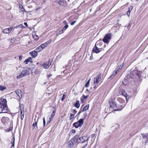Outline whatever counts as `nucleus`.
<instances>
[{
  "label": "nucleus",
  "instance_id": "f257e3e1",
  "mask_svg": "<svg viewBox=\"0 0 148 148\" xmlns=\"http://www.w3.org/2000/svg\"><path fill=\"white\" fill-rule=\"evenodd\" d=\"M7 101L6 99H0V113L8 112Z\"/></svg>",
  "mask_w": 148,
  "mask_h": 148
},
{
  "label": "nucleus",
  "instance_id": "f03ea898",
  "mask_svg": "<svg viewBox=\"0 0 148 148\" xmlns=\"http://www.w3.org/2000/svg\"><path fill=\"white\" fill-rule=\"evenodd\" d=\"M142 70L138 71L136 69L133 71L130 72V73L127 74L126 76V77L128 78H133L134 76L138 78H140L141 75Z\"/></svg>",
  "mask_w": 148,
  "mask_h": 148
},
{
  "label": "nucleus",
  "instance_id": "7ed1b4c3",
  "mask_svg": "<svg viewBox=\"0 0 148 148\" xmlns=\"http://www.w3.org/2000/svg\"><path fill=\"white\" fill-rule=\"evenodd\" d=\"M75 136H76L77 143H83L88 141V137L87 136H84L79 137V136L77 135H76Z\"/></svg>",
  "mask_w": 148,
  "mask_h": 148
},
{
  "label": "nucleus",
  "instance_id": "20e7f679",
  "mask_svg": "<svg viewBox=\"0 0 148 148\" xmlns=\"http://www.w3.org/2000/svg\"><path fill=\"white\" fill-rule=\"evenodd\" d=\"M29 69L27 68L23 70L21 72V73L19 75L17 76L16 77L17 79H19L23 77L27 76L29 74Z\"/></svg>",
  "mask_w": 148,
  "mask_h": 148
},
{
  "label": "nucleus",
  "instance_id": "39448f33",
  "mask_svg": "<svg viewBox=\"0 0 148 148\" xmlns=\"http://www.w3.org/2000/svg\"><path fill=\"white\" fill-rule=\"evenodd\" d=\"M76 139V136H75L71 138L67 144V146L68 147L70 148L72 147L76 143H77V140Z\"/></svg>",
  "mask_w": 148,
  "mask_h": 148
},
{
  "label": "nucleus",
  "instance_id": "423d86ee",
  "mask_svg": "<svg viewBox=\"0 0 148 148\" xmlns=\"http://www.w3.org/2000/svg\"><path fill=\"white\" fill-rule=\"evenodd\" d=\"M111 33L107 34L103 39V41L105 43H108L112 38Z\"/></svg>",
  "mask_w": 148,
  "mask_h": 148
},
{
  "label": "nucleus",
  "instance_id": "0eeeda50",
  "mask_svg": "<svg viewBox=\"0 0 148 148\" xmlns=\"http://www.w3.org/2000/svg\"><path fill=\"white\" fill-rule=\"evenodd\" d=\"M84 120L83 119H81L77 122L73 124V126L76 128L79 127H81L83 124Z\"/></svg>",
  "mask_w": 148,
  "mask_h": 148
},
{
  "label": "nucleus",
  "instance_id": "6e6552de",
  "mask_svg": "<svg viewBox=\"0 0 148 148\" xmlns=\"http://www.w3.org/2000/svg\"><path fill=\"white\" fill-rule=\"evenodd\" d=\"M52 61L53 60H50L42 64L41 65V66H43V68L44 69H47L51 65V62H52Z\"/></svg>",
  "mask_w": 148,
  "mask_h": 148
},
{
  "label": "nucleus",
  "instance_id": "1a4fd4ad",
  "mask_svg": "<svg viewBox=\"0 0 148 148\" xmlns=\"http://www.w3.org/2000/svg\"><path fill=\"white\" fill-rule=\"evenodd\" d=\"M1 122L5 125H8L10 123V120L7 117H3L1 119Z\"/></svg>",
  "mask_w": 148,
  "mask_h": 148
},
{
  "label": "nucleus",
  "instance_id": "9d476101",
  "mask_svg": "<svg viewBox=\"0 0 148 148\" xmlns=\"http://www.w3.org/2000/svg\"><path fill=\"white\" fill-rule=\"evenodd\" d=\"M117 100L120 103H121L120 104L118 105L119 106H120L121 107H122L121 109H116L114 110V111H119L121 110L125 106V105L124 104H122L124 101V100L121 98H118L117 99Z\"/></svg>",
  "mask_w": 148,
  "mask_h": 148
},
{
  "label": "nucleus",
  "instance_id": "9b49d317",
  "mask_svg": "<svg viewBox=\"0 0 148 148\" xmlns=\"http://www.w3.org/2000/svg\"><path fill=\"white\" fill-rule=\"evenodd\" d=\"M100 79L101 74L99 73L94 78V83L95 84H97L98 83L99 81L100 80Z\"/></svg>",
  "mask_w": 148,
  "mask_h": 148
},
{
  "label": "nucleus",
  "instance_id": "f8f14e48",
  "mask_svg": "<svg viewBox=\"0 0 148 148\" xmlns=\"http://www.w3.org/2000/svg\"><path fill=\"white\" fill-rule=\"evenodd\" d=\"M57 2L61 6H64L66 5V1L64 0H57Z\"/></svg>",
  "mask_w": 148,
  "mask_h": 148
},
{
  "label": "nucleus",
  "instance_id": "ddd939ff",
  "mask_svg": "<svg viewBox=\"0 0 148 148\" xmlns=\"http://www.w3.org/2000/svg\"><path fill=\"white\" fill-rule=\"evenodd\" d=\"M110 101V108H113L117 107L116 104L114 103V101L112 99Z\"/></svg>",
  "mask_w": 148,
  "mask_h": 148
},
{
  "label": "nucleus",
  "instance_id": "4468645a",
  "mask_svg": "<svg viewBox=\"0 0 148 148\" xmlns=\"http://www.w3.org/2000/svg\"><path fill=\"white\" fill-rule=\"evenodd\" d=\"M102 48H99L98 47H94L92 51L98 53L100 52L102 50Z\"/></svg>",
  "mask_w": 148,
  "mask_h": 148
},
{
  "label": "nucleus",
  "instance_id": "2eb2a0df",
  "mask_svg": "<svg viewBox=\"0 0 148 148\" xmlns=\"http://www.w3.org/2000/svg\"><path fill=\"white\" fill-rule=\"evenodd\" d=\"M14 92L19 97L20 100L22 97V93H23L22 91L21 90H18Z\"/></svg>",
  "mask_w": 148,
  "mask_h": 148
},
{
  "label": "nucleus",
  "instance_id": "dca6fc26",
  "mask_svg": "<svg viewBox=\"0 0 148 148\" xmlns=\"http://www.w3.org/2000/svg\"><path fill=\"white\" fill-rule=\"evenodd\" d=\"M29 54L33 58H34L37 56L38 52L37 51H33L29 52Z\"/></svg>",
  "mask_w": 148,
  "mask_h": 148
},
{
  "label": "nucleus",
  "instance_id": "f3484780",
  "mask_svg": "<svg viewBox=\"0 0 148 148\" xmlns=\"http://www.w3.org/2000/svg\"><path fill=\"white\" fill-rule=\"evenodd\" d=\"M32 58L30 57H29L24 62V63H25L26 64H27L29 62H30L32 63Z\"/></svg>",
  "mask_w": 148,
  "mask_h": 148
},
{
  "label": "nucleus",
  "instance_id": "a211bd4d",
  "mask_svg": "<svg viewBox=\"0 0 148 148\" xmlns=\"http://www.w3.org/2000/svg\"><path fill=\"white\" fill-rule=\"evenodd\" d=\"M51 42V41L50 40H49L45 43L41 44L39 46H47L48 45V44Z\"/></svg>",
  "mask_w": 148,
  "mask_h": 148
},
{
  "label": "nucleus",
  "instance_id": "6ab92c4d",
  "mask_svg": "<svg viewBox=\"0 0 148 148\" xmlns=\"http://www.w3.org/2000/svg\"><path fill=\"white\" fill-rule=\"evenodd\" d=\"M16 40V38H12L11 39H9L8 41L10 42V45H11Z\"/></svg>",
  "mask_w": 148,
  "mask_h": 148
},
{
  "label": "nucleus",
  "instance_id": "aec40b11",
  "mask_svg": "<svg viewBox=\"0 0 148 148\" xmlns=\"http://www.w3.org/2000/svg\"><path fill=\"white\" fill-rule=\"evenodd\" d=\"M120 93L121 94H122V95H123L125 97H126L127 94L125 91L123 89H121L120 91Z\"/></svg>",
  "mask_w": 148,
  "mask_h": 148
},
{
  "label": "nucleus",
  "instance_id": "412c9836",
  "mask_svg": "<svg viewBox=\"0 0 148 148\" xmlns=\"http://www.w3.org/2000/svg\"><path fill=\"white\" fill-rule=\"evenodd\" d=\"M74 106L77 108H79L80 106L79 101V100H77L74 105Z\"/></svg>",
  "mask_w": 148,
  "mask_h": 148
},
{
  "label": "nucleus",
  "instance_id": "4be33fe9",
  "mask_svg": "<svg viewBox=\"0 0 148 148\" xmlns=\"http://www.w3.org/2000/svg\"><path fill=\"white\" fill-rule=\"evenodd\" d=\"M45 47H38L36 49V50L38 52H40L43 50Z\"/></svg>",
  "mask_w": 148,
  "mask_h": 148
},
{
  "label": "nucleus",
  "instance_id": "5701e85b",
  "mask_svg": "<svg viewBox=\"0 0 148 148\" xmlns=\"http://www.w3.org/2000/svg\"><path fill=\"white\" fill-rule=\"evenodd\" d=\"M2 32L5 34H9L10 33L9 30L7 28L3 29Z\"/></svg>",
  "mask_w": 148,
  "mask_h": 148
},
{
  "label": "nucleus",
  "instance_id": "b1692460",
  "mask_svg": "<svg viewBox=\"0 0 148 148\" xmlns=\"http://www.w3.org/2000/svg\"><path fill=\"white\" fill-rule=\"evenodd\" d=\"M20 111H22V112H24V106L23 104H20Z\"/></svg>",
  "mask_w": 148,
  "mask_h": 148
},
{
  "label": "nucleus",
  "instance_id": "393cba45",
  "mask_svg": "<svg viewBox=\"0 0 148 148\" xmlns=\"http://www.w3.org/2000/svg\"><path fill=\"white\" fill-rule=\"evenodd\" d=\"M122 83L124 85H126L128 83V81L127 79H125L122 81Z\"/></svg>",
  "mask_w": 148,
  "mask_h": 148
},
{
  "label": "nucleus",
  "instance_id": "a878e982",
  "mask_svg": "<svg viewBox=\"0 0 148 148\" xmlns=\"http://www.w3.org/2000/svg\"><path fill=\"white\" fill-rule=\"evenodd\" d=\"M90 79L88 80V81L86 83V84L85 85V87H88L89 86V83H90Z\"/></svg>",
  "mask_w": 148,
  "mask_h": 148
},
{
  "label": "nucleus",
  "instance_id": "bb28decb",
  "mask_svg": "<svg viewBox=\"0 0 148 148\" xmlns=\"http://www.w3.org/2000/svg\"><path fill=\"white\" fill-rule=\"evenodd\" d=\"M21 120H23L24 117V114L23 112L21 111Z\"/></svg>",
  "mask_w": 148,
  "mask_h": 148
},
{
  "label": "nucleus",
  "instance_id": "cd10ccee",
  "mask_svg": "<svg viewBox=\"0 0 148 148\" xmlns=\"http://www.w3.org/2000/svg\"><path fill=\"white\" fill-rule=\"evenodd\" d=\"M89 107V105L88 104L86 105L85 107H84L83 109V111H85L87 110H88V109Z\"/></svg>",
  "mask_w": 148,
  "mask_h": 148
},
{
  "label": "nucleus",
  "instance_id": "c85d7f7f",
  "mask_svg": "<svg viewBox=\"0 0 148 148\" xmlns=\"http://www.w3.org/2000/svg\"><path fill=\"white\" fill-rule=\"evenodd\" d=\"M6 88L5 86H0V90L2 91L5 90Z\"/></svg>",
  "mask_w": 148,
  "mask_h": 148
},
{
  "label": "nucleus",
  "instance_id": "c756f323",
  "mask_svg": "<svg viewBox=\"0 0 148 148\" xmlns=\"http://www.w3.org/2000/svg\"><path fill=\"white\" fill-rule=\"evenodd\" d=\"M37 122H36L34 123H33V124H32V127H33V129H34L36 126V127H38V126H37Z\"/></svg>",
  "mask_w": 148,
  "mask_h": 148
},
{
  "label": "nucleus",
  "instance_id": "7c9ffc66",
  "mask_svg": "<svg viewBox=\"0 0 148 148\" xmlns=\"http://www.w3.org/2000/svg\"><path fill=\"white\" fill-rule=\"evenodd\" d=\"M69 27V25L68 24L66 25L65 26L63 27L62 30L63 31H64L68 27Z\"/></svg>",
  "mask_w": 148,
  "mask_h": 148
},
{
  "label": "nucleus",
  "instance_id": "2f4dec72",
  "mask_svg": "<svg viewBox=\"0 0 148 148\" xmlns=\"http://www.w3.org/2000/svg\"><path fill=\"white\" fill-rule=\"evenodd\" d=\"M13 140L12 143V145L11 147V148L13 147V148H14V144H15V138L14 137L13 138Z\"/></svg>",
  "mask_w": 148,
  "mask_h": 148
},
{
  "label": "nucleus",
  "instance_id": "473e14b6",
  "mask_svg": "<svg viewBox=\"0 0 148 148\" xmlns=\"http://www.w3.org/2000/svg\"><path fill=\"white\" fill-rule=\"evenodd\" d=\"M123 67V64H121L120 65L118 66L116 69H119V71Z\"/></svg>",
  "mask_w": 148,
  "mask_h": 148
},
{
  "label": "nucleus",
  "instance_id": "72a5a7b5",
  "mask_svg": "<svg viewBox=\"0 0 148 148\" xmlns=\"http://www.w3.org/2000/svg\"><path fill=\"white\" fill-rule=\"evenodd\" d=\"M55 114V111L54 110H53L52 113L51 115V116L50 117L53 119Z\"/></svg>",
  "mask_w": 148,
  "mask_h": 148
},
{
  "label": "nucleus",
  "instance_id": "f704fd0d",
  "mask_svg": "<svg viewBox=\"0 0 148 148\" xmlns=\"http://www.w3.org/2000/svg\"><path fill=\"white\" fill-rule=\"evenodd\" d=\"M74 116L75 115L74 114H71L69 117L70 119H71L72 118H73L74 117Z\"/></svg>",
  "mask_w": 148,
  "mask_h": 148
},
{
  "label": "nucleus",
  "instance_id": "c9c22d12",
  "mask_svg": "<svg viewBox=\"0 0 148 148\" xmlns=\"http://www.w3.org/2000/svg\"><path fill=\"white\" fill-rule=\"evenodd\" d=\"M66 96L64 94L63 95L62 97L61 98V100L62 101H64V99L66 97Z\"/></svg>",
  "mask_w": 148,
  "mask_h": 148
},
{
  "label": "nucleus",
  "instance_id": "e433bc0d",
  "mask_svg": "<svg viewBox=\"0 0 148 148\" xmlns=\"http://www.w3.org/2000/svg\"><path fill=\"white\" fill-rule=\"evenodd\" d=\"M132 9H133L132 6H130L128 8V11L130 12L132 10Z\"/></svg>",
  "mask_w": 148,
  "mask_h": 148
},
{
  "label": "nucleus",
  "instance_id": "4c0bfd02",
  "mask_svg": "<svg viewBox=\"0 0 148 148\" xmlns=\"http://www.w3.org/2000/svg\"><path fill=\"white\" fill-rule=\"evenodd\" d=\"M118 72L119 69H116L115 71H113V72L114 73V74H116Z\"/></svg>",
  "mask_w": 148,
  "mask_h": 148
},
{
  "label": "nucleus",
  "instance_id": "58836bf2",
  "mask_svg": "<svg viewBox=\"0 0 148 148\" xmlns=\"http://www.w3.org/2000/svg\"><path fill=\"white\" fill-rule=\"evenodd\" d=\"M63 32H64V31H63V30L62 29L59 30V31L58 32V34H61L62 33H63Z\"/></svg>",
  "mask_w": 148,
  "mask_h": 148
},
{
  "label": "nucleus",
  "instance_id": "ea45409f",
  "mask_svg": "<svg viewBox=\"0 0 148 148\" xmlns=\"http://www.w3.org/2000/svg\"><path fill=\"white\" fill-rule=\"evenodd\" d=\"M34 39L35 40H37L38 39V36L36 35V36H33V37Z\"/></svg>",
  "mask_w": 148,
  "mask_h": 148
},
{
  "label": "nucleus",
  "instance_id": "a19ab883",
  "mask_svg": "<svg viewBox=\"0 0 148 148\" xmlns=\"http://www.w3.org/2000/svg\"><path fill=\"white\" fill-rule=\"evenodd\" d=\"M141 136L143 138H145L146 137V134H141Z\"/></svg>",
  "mask_w": 148,
  "mask_h": 148
},
{
  "label": "nucleus",
  "instance_id": "79ce46f5",
  "mask_svg": "<svg viewBox=\"0 0 148 148\" xmlns=\"http://www.w3.org/2000/svg\"><path fill=\"white\" fill-rule=\"evenodd\" d=\"M53 118H51V117H50L49 118V120L47 122V124H49V123H50V122L51 121V120Z\"/></svg>",
  "mask_w": 148,
  "mask_h": 148
},
{
  "label": "nucleus",
  "instance_id": "37998d69",
  "mask_svg": "<svg viewBox=\"0 0 148 148\" xmlns=\"http://www.w3.org/2000/svg\"><path fill=\"white\" fill-rule=\"evenodd\" d=\"M88 96H89L88 95H87L86 96L83 95V98L84 99H86L88 97Z\"/></svg>",
  "mask_w": 148,
  "mask_h": 148
},
{
  "label": "nucleus",
  "instance_id": "c03bdc74",
  "mask_svg": "<svg viewBox=\"0 0 148 148\" xmlns=\"http://www.w3.org/2000/svg\"><path fill=\"white\" fill-rule=\"evenodd\" d=\"M76 22V21H73L71 23L70 25H74V24Z\"/></svg>",
  "mask_w": 148,
  "mask_h": 148
},
{
  "label": "nucleus",
  "instance_id": "a18cd8bd",
  "mask_svg": "<svg viewBox=\"0 0 148 148\" xmlns=\"http://www.w3.org/2000/svg\"><path fill=\"white\" fill-rule=\"evenodd\" d=\"M18 27H23V26L21 25H18V26H15V28H17Z\"/></svg>",
  "mask_w": 148,
  "mask_h": 148
},
{
  "label": "nucleus",
  "instance_id": "49530a36",
  "mask_svg": "<svg viewBox=\"0 0 148 148\" xmlns=\"http://www.w3.org/2000/svg\"><path fill=\"white\" fill-rule=\"evenodd\" d=\"M9 30V32H10L11 31V30H12V29H13V27H10L8 28H7Z\"/></svg>",
  "mask_w": 148,
  "mask_h": 148
},
{
  "label": "nucleus",
  "instance_id": "de8ad7c7",
  "mask_svg": "<svg viewBox=\"0 0 148 148\" xmlns=\"http://www.w3.org/2000/svg\"><path fill=\"white\" fill-rule=\"evenodd\" d=\"M43 126H44L45 125V123H46L45 117H44L43 118Z\"/></svg>",
  "mask_w": 148,
  "mask_h": 148
},
{
  "label": "nucleus",
  "instance_id": "09e8293b",
  "mask_svg": "<svg viewBox=\"0 0 148 148\" xmlns=\"http://www.w3.org/2000/svg\"><path fill=\"white\" fill-rule=\"evenodd\" d=\"M116 74H114V72H113L112 75H111L110 77H112V78Z\"/></svg>",
  "mask_w": 148,
  "mask_h": 148
},
{
  "label": "nucleus",
  "instance_id": "8fccbe9b",
  "mask_svg": "<svg viewBox=\"0 0 148 148\" xmlns=\"http://www.w3.org/2000/svg\"><path fill=\"white\" fill-rule=\"evenodd\" d=\"M77 112V111L76 110H73V114H75Z\"/></svg>",
  "mask_w": 148,
  "mask_h": 148
},
{
  "label": "nucleus",
  "instance_id": "3c124183",
  "mask_svg": "<svg viewBox=\"0 0 148 148\" xmlns=\"http://www.w3.org/2000/svg\"><path fill=\"white\" fill-rule=\"evenodd\" d=\"M52 76V75L51 74H49L47 75V77H50Z\"/></svg>",
  "mask_w": 148,
  "mask_h": 148
},
{
  "label": "nucleus",
  "instance_id": "603ef678",
  "mask_svg": "<svg viewBox=\"0 0 148 148\" xmlns=\"http://www.w3.org/2000/svg\"><path fill=\"white\" fill-rule=\"evenodd\" d=\"M93 59V56H92V55H91V56L90 57V60H92Z\"/></svg>",
  "mask_w": 148,
  "mask_h": 148
},
{
  "label": "nucleus",
  "instance_id": "864d4df0",
  "mask_svg": "<svg viewBox=\"0 0 148 148\" xmlns=\"http://www.w3.org/2000/svg\"><path fill=\"white\" fill-rule=\"evenodd\" d=\"M130 12H129L128 11L127 12V16H129L130 15Z\"/></svg>",
  "mask_w": 148,
  "mask_h": 148
},
{
  "label": "nucleus",
  "instance_id": "5fc2aeb1",
  "mask_svg": "<svg viewBox=\"0 0 148 148\" xmlns=\"http://www.w3.org/2000/svg\"><path fill=\"white\" fill-rule=\"evenodd\" d=\"M22 56H19V60H21L22 59Z\"/></svg>",
  "mask_w": 148,
  "mask_h": 148
},
{
  "label": "nucleus",
  "instance_id": "6e6d98bb",
  "mask_svg": "<svg viewBox=\"0 0 148 148\" xmlns=\"http://www.w3.org/2000/svg\"><path fill=\"white\" fill-rule=\"evenodd\" d=\"M80 111H81V112H83V111H83V109L82 108V107H81L80 108Z\"/></svg>",
  "mask_w": 148,
  "mask_h": 148
},
{
  "label": "nucleus",
  "instance_id": "4d7b16f0",
  "mask_svg": "<svg viewBox=\"0 0 148 148\" xmlns=\"http://www.w3.org/2000/svg\"><path fill=\"white\" fill-rule=\"evenodd\" d=\"M89 92V90H88V89H87L86 90V91H85V92L86 93H88V92Z\"/></svg>",
  "mask_w": 148,
  "mask_h": 148
},
{
  "label": "nucleus",
  "instance_id": "13d9d810",
  "mask_svg": "<svg viewBox=\"0 0 148 148\" xmlns=\"http://www.w3.org/2000/svg\"><path fill=\"white\" fill-rule=\"evenodd\" d=\"M63 23L67 25V22L66 21H63Z\"/></svg>",
  "mask_w": 148,
  "mask_h": 148
},
{
  "label": "nucleus",
  "instance_id": "bf43d9fd",
  "mask_svg": "<svg viewBox=\"0 0 148 148\" xmlns=\"http://www.w3.org/2000/svg\"><path fill=\"white\" fill-rule=\"evenodd\" d=\"M71 132L72 133H74L75 132V130H71Z\"/></svg>",
  "mask_w": 148,
  "mask_h": 148
},
{
  "label": "nucleus",
  "instance_id": "052dcab7",
  "mask_svg": "<svg viewBox=\"0 0 148 148\" xmlns=\"http://www.w3.org/2000/svg\"><path fill=\"white\" fill-rule=\"evenodd\" d=\"M24 25H25V26H26L27 27H28V25L27 23L26 22H25L24 23Z\"/></svg>",
  "mask_w": 148,
  "mask_h": 148
},
{
  "label": "nucleus",
  "instance_id": "680f3d73",
  "mask_svg": "<svg viewBox=\"0 0 148 148\" xmlns=\"http://www.w3.org/2000/svg\"><path fill=\"white\" fill-rule=\"evenodd\" d=\"M87 144L85 145L84 146L82 147V148H86V147L87 146Z\"/></svg>",
  "mask_w": 148,
  "mask_h": 148
},
{
  "label": "nucleus",
  "instance_id": "e2e57ef3",
  "mask_svg": "<svg viewBox=\"0 0 148 148\" xmlns=\"http://www.w3.org/2000/svg\"><path fill=\"white\" fill-rule=\"evenodd\" d=\"M99 41H97L96 42V43L95 46L96 47V45L97 44L98 45V44L99 43Z\"/></svg>",
  "mask_w": 148,
  "mask_h": 148
},
{
  "label": "nucleus",
  "instance_id": "0e129e2a",
  "mask_svg": "<svg viewBox=\"0 0 148 148\" xmlns=\"http://www.w3.org/2000/svg\"><path fill=\"white\" fill-rule=\"evenodd\" d=\"M81 102H82V103H83L84 102V99L83 98L82 99V98L81 99Z\"/></svg>",
  "mask_w": 148,
  "mask_h": 148
},
{
  "label": "nucleus",
  "instance_id": "69168bd1",
  "mask_svg": "<svg viewBox=\"0 0 148 148\" xmlns=\"http://www.w3.org/2000/svg\"><path fill=\"white\" fill-rule=\"evenodd\" d=\"M82 112H81V111H79V112H78V114L79 115V114L81 113Z\"/></svg>",
  "mask_w": 148,
  "mask_h": 148
},
{
  "label": "nucleus",
  "instance_id": "338daca9",
  "mask_svg": "<svg viewBox=\"0 0 148 148\" xmlns=\"http://www.w3.org/2000/svg\"><path fill=\"white\" fill-rule=\"evenodd\" d=\"M82 112H81V111H79V112H78V114L79 115V114L81 113Z\"/></svg>",
  "mask_w": 148,
  "mask_h": 148
},
{
  "label": "nucleus",
  "instance_id": "774afa93",
  "mask_svg": "<svg viewBox=\"0 0 148 148\" xmlns=\"http://www.w3.org/2000/svg\"><path fill=\"white\" fill-rule=\"evenodd\" d=\"M146 136H147L146 137L148 138V134H146Z\"/></svg>",
  "mask_w": 148,
  "mask_h": 148
}]
</instances>
